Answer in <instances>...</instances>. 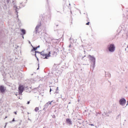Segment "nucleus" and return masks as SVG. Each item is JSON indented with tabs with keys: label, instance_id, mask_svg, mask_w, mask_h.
Returning <instances> with one entry per match:
<instances>
[{
	"label": "nucleus",
	"instance_id": "dca6fc26",
	"mask_svg": "<svg viewBox=\"0 0 128 128\" xmlns=\"http://www.w3.org/2000/svg\"><path fill=\"white\" fill-rule=\"evenodd\" d=\"M58 87L56 88V94H58Z\"/></svg>",
	"mask_w": 128,
	"mask_h": 128
},
{
	"label": "nucleus",
	"instance_id": "79ce46f5",
	"mask_svg": "<svg viewBox=\"0 0 128 128\" xmlns=\"http://www.w3.org/2000/svg\"><path fill=\"white\" fill-rule=\"evenodd\" d=\"M17 48H18V46H17Z\"/></svg>",
	"mask_w": 128,
	"mask_h": 128
},
{
	"label": "nucleus",
	"instance_id": "aec40b11",
	"mask_svg": "<svg viewBox=\"0 0 128 128\" xmlns=\"http://www.w3.org/2000/svg\"><path fill=\"white\" fill-rule=\"evenodd\" d=\"M89 126H94V124H89Z\"/></svg>",
	"mask_w": 128,
	"mask_h": 128
},
{
	"label": "nucleus",
	"instance_id": "f3484780",
	"mask_svg": "<svg viewBox=\"0 0 128 128\" xmlns=\"http://www.w3.org/2000/svg\"><path fill=\"white\" fill-rule=\"evenodd\" d=\"M25 90H28V86H26V87L25 88Z\"/></svg>",
	"mask_w": 128,
	"mask_h": 128
},
{
	"label": "nucleus",
	"instance_id": "a878e982",
	"mask_svg": "<svg viewBox=\"0 0 128 128\" xmlns=\"http://www.w3.org/2000/svg\"><path fill=\"white\" fill-rule=\"evenodd\" d=\"M52 88H50V92H52Z\"/></svg>",
	"mask_w": 128,
	"mask_h": 128
},
{
	"label": "nucleus",
	"instance_id": "393cba45",
	"mask_svg": "<svg viewBox=\"0 0 128 128\" xmlns=\"http://www.w3.org/2000/svg\"><path fill=\"white\" fill-rule=\"evenodd\" d=\"M4 8H6V5H4Z\"/></svg>",
	"mask_w": 128,
	"mask_h": 128
},
{
	"label": "nucleus",
	"instance_id": "0eeeda50",
	"mask_svg": "<svg viewBox=\"0 0 128 128\" xmlns=\"http://www.w3.org/2000/svg\"><path fill=\"white\" fill-rule=\"evenodd\" d=\"M44 58H48L50 56V52H49L48 54H41Z\"/></svg>",
	"mask_w": 128,
	"mask_h": 128
},
{
	"label": "nucleus",
	"instance_id": "4468645a",
	"mask_svg": "<svg viewBox=\"0 0 128 128\" xmlns=\"http://www.w3.org/2000/svg\"><path fill=\"white\" fill-rule=\"evenodd\" d=\"M18 22L19 26H22V22H20V19H18Z\"/></svg>",
	"mask_w": 128,
	"mask_h": 128
},
{
	"label": "nucleus",
	"instance_id": "a211bd4d",
	"mask_svg": "<svg viewBox=\"0 0 128 128\" xmlns=\"http://www.w3.org/2000/svg\"><path fill=\"white\" fill-rule=\"evenodd\" d=\"M15 120H14V118H13V120H12V122H10V124H12V122H14Z\"/></svg>",
	"mask_w": 128,
	"mask_h": 128
},
{
	"label": "nucleus",
	"instance_id": "e433bc0d",
	"mask_svg": "<svg viewBox=\"0 0 128 128\" xmlns=\"http://www.w3.org/2000/svg\"><path fill=\"white\" fill-rule=\"evenodd\" d=\"M29 44H30V42L29 41Z\"/></svg>",
	"mask_w": 128,
	"mask_h": 128
},
{
	"label": "nucleus",
	"instance_id": "2f4dec72",
	"mask_svg": "<svg viewBox=\"0 0 128 128\" xmlns=\"http://www.w3.org/2000/svg\"><path fill=\"white\" fill-rule=\"evenodd\" d=\"M6 123L5 126H4V128H6Z\"/></svg>",
	"mask_w": 128,
	"mask_h": 128
},
{
	"label": "nucleus",
	"instance_id": "c9c22d12",
	"mask_svg": "<svg viewBox=\"0 0 128 128\" xmlns=\"http://www.w3.org/2000/svg\"><path fill=\"white\" fill-rule=\"evenodd\" d=\"M18 98L20 100V97H18Z\"/></svg>",
	"mask_w": 128,
	"mask_h": 128
},
{
	"label": "nucleus",
	"instance_id": "c85d7f7f",
	"mask_svg": "<svg viewBox=\"0 0 128 128\" xmlns=\"http://www.w3.org/2000/svg\"><path fill=\"white\" fill-rule=\"evenodd\" d=\"M69 40H72V38L69 39Z\"/></svg>",
	"mask_w": 128,
	"mask_h": 128
},
{
	"label": "nucleus",
	"instance_id": "f03ea898",
	"mask_svg": "<svg viewBox=\"0 0 128 128\" xmlns=\"http://www.w3.org/2000/svg\"><path fill=\"white\" fill-rule=\"evenodd\" d=\"M88 58L92 62V68L94 70V68L96 67V58L94 56L88 55Z\"/></svg>",
	"mask_w": 128,
	"mask_h": 128
},
{
	"label": "nucleus",
	"instance_id": "423d86ee",
	"mask_svg": "<svg viewBox=\"0 0 128 128\" xmlns=\"http://www.w3.org/2000/svg\"><path fill=\"white\" fill-rule=\"evenodd\" d=\"M52 101L49 102L46 104L44 106V108H43V110H46L48 108L49 106H50L52 104Z\"/></svg>",
	"mask_w": 128,
	"mask_h": 128
},
{
	"label": "nucleus",
	"instance_id": "4c0bfd02",
	"mask_svg": "<svg viewBox=\"0 0 128 128\" xmlns=\"http://www.w3.org/2000/svg\"><path fill=\"white\" fill-rule=\"evenodd\" d=\"M34 74H32L31 76H33Z\"/></svg>",
	"mask_w": 128,
	"mask_h": 128
},
{
	"label": "nucleus",
	"instance_id": "58836bf2",
	"mask_svg": "<svg viewBox=\"0 0 128 128\" xmlns=\"http://www.w3.org/2000/svg\"><path fill=\"white\" fill-rule=\"evenodd\" d=\"M16 96H18V94H16Z\"/></svg>",
	"mask_w": 128,
	"mask_h": 128
},
{
	"label": "nucleus",
	"instance_id": "9b49d317",
	"mask_svg": "<svg viewBox=\"0 0 128 128\" xmlns=\"http://www.w3.org/2000/svg\"><path fill=\"white\" fill-rule=\"evenodd\" d=\"M40 24H38L36 26L35 28L36 32H38V28H40Z\"/></svg>",
	"mask_w": 128,
	"mask_h": 128
},
{
	"label": "nucleus",
	"instance_id": "ddd939ff",
	"mask_svg": "<svg viewBox=\"0 0 128 128\" xmlns=\"http://www.w3.org/2000/svg\"><path fill=\"white\" fill-rule=\"evenodd\" d=\"M40 108H38V107H36L34 109V111L37 112H38Z\"/></svg>",
	"mask_w": 128,
	"mask_h": 128
},
{
	"label": "nucleus",
	"instance_id": "6ab92c4d",
	"mask_svg": "<svg viewBox=\"0 0 128 128\" xmlns=\"http://www.w3.org/2000/svg\"><path fill=\"white\" fill-rule=\"evenodd\" d=\"M86 26H88L90 24V22H88L86 24Z\"/></svg>",
	"mask_w": 128,
	"mask_h": 128
},
{
	"label": "nucleus",
	"instance_id": "39448f33",
	"mask_svg": "<svg viewBox=\"0 0 128 128\" xmlns=\"http://www.w3.org/2000/svg\"><path fill=\"white\" fill-rule=\"evenodd\" d=\"M119 102L120 106H124L126 102V100L124 98H122L120 100Z\"/></svg>",
	"mask_w": 128,
	"mask_h": 128
},
{
	"label": "nucleus",
	"instance_id": "2eb2a0df",
	"mask_svg": "<svg viewBox=\"0 0 128 128\" xmlns=\"http://www.w3.org/2000/svg\"><path fill=\"white\" fill-rule=\"evenodd\" d=\"M43 51H42V52H40L38 51H35V54H42Z\"/></svg>",
	"mask_w": 128,
	"mask_h": 128
},
{
	"label": "nucleus",
	"instance_id": "473e14b6",
	"mask_svg": "<svg viewBox=\"0 0 128 128\" xmlns=\"http://www.w3.org/2000/svg\"><path fill=\"white\" fill-rule=\"evenodd\" d=\"M22 38H24V36H22Z\"/></svg>",
	"mask_w": 128,
	"mask_h": 128
},
{
	"label": "nucleus",
	"instance_id": "b1692460",
	"mask_svg": "<svg viewBox=\"0 0 128 128\" xmlns=\"http://www.w3.org/2000/svg\"><path fill=\"white\" fill-rule=\"evenodd\" d=\"M36 48H40V46H38L37 47H36Z\"/></svg>",
	"mask_w": 128,
	"mask_h": 128
},
{
	"label": "nucleus",
	"instance_id": "20e7f679",
	"mask_svg": "<svg viewBox=\"0 0 128 128\" xmlns=\"http://www.w3.org/2000/svg\"><path fill=\"white\" fill-rule=\"evenodd\" d=\"M18 90L19 94L22 96V92H24V87L22 85H20Z\"/></svg>",
	"mask_w": 128,
	"mask_h": 128
},
{
	"label": "nucleus",
	"instance_id": "37998d69",
	"mask_svg": "<svg viewBox=\"0 0 128 128\" xmlns=\"http://www.w3.org/2000/svg\"><path fill=\"white\" fill-rule=\"evenodd\" d=\"M128 104H126V106H128Z\"/></svg>",
	"mask_w": 128,
	"mask_h": 128
},
{
	"label": "nucleus",
	"instance_id": "f704fd0d",
	"mask_svg": "<svg viewBox=\"0 0 128 128\" xmlns=\"http://www.w3.org/2000/svg\"><path fill=\"white\" fill-rule=\"evenodd\" d=\"M70 12H71V14H72V10H70Z\"/></svg>",
	"mask_w": 128,
	"mask_h": 128
},
{
	"label": "nucleus",
	"instance_id": "7ed1b4c3",
	"mask_svg": "<svg viewBox=\"0 0 128 128\" xmlns=\"http://www.w3.org/2000/svg\"><path fill=\"white\" fill-rule=\"evenodd\" d=\"M108 50L110 52H114L116 50V46L114 44H110L108 46Z\"/></svg>",
	"mask_w": 128,
	"mask_h": 128
},
{
	"label": "nucleus",
	"instance_id": "ea45409f",
	"mask_svg": "<svg viewBox=\"0 0 128 128\" xmlns=\"http://www.w3.org/2000/svg\"><path fill=\"white\" fill-rule=\"evenodd\" d=\"M28 114H30V113L28 112Z\"/></svg>",
	"mask_w": 128,
	"mask_h": 128
},
{
	"label": "nucleus",
	"instance_id": "4be33fe9",
	"mask_svg": "<svg viewBox=\"0 0 128 128\" xmlns=\"http://www.w3.org/2000/svg\"><path fill=\"white\" fill-rule=\"evenodd\" d=\"M34 56H36V58H38V56H36V53H35Z\"/></svg>",
	"mask_w": 128,
	"mask_h": 128
},
{
	"label": "nucleus",
	"instance_id": "6e6552de",
	"mask_svg": "<svg viewBox=\"0 0 128 128\" xmlns=\"http://www.w3.org/2000/svg\"><path fill=\"white\" fill-rule=\"evenodd\" d=\"M6 87H4V86H0V92H1V94H4V92H6Z\"/></svg>",
	"mask_w": 128,
	"mask_h": 128
},
{
	"label": "nucleus",
	"instance_id": "c756f323",
	"mask_svg": "<svg viewBox=\"0 0 128 128\" xmlns=\"http://www.w3.org/2000/svg\"><path fill=\"white\" fill-rule=\"evenodd\" d=\"M36 58H37V60H38V57H36Z\"/></svg>",
	"mask_w": 128,
	"mask_h": 128
},
{
	"label": "nucleus",
	"instance_id": "cd10ccee",
	"mask_svg": "<svg viewBox=\"0 0 128 128\" xmlns=\"http://www.w3.org/2000/svg\"><path fill=\"white\" fill-rule=\"evenodd\" d=\"M40 56H42V54H42V53H40Z\"/></svg>",
	"mask_w": 128,
	"mask_h": 128
},
{
	"label": "nucleus",
	"instance_id": "412c9836",
	"mask_svg": "<svg viewBox=\"0 0 128 128\" xmlns=\"http://www.w3.org/2000/svg\"><path fill=\"white\" fill-rule=\"evenodd\" d=\"M30 101H28V102H27V104H30Z\"/></svg>",
	"mask_w": 128,
	"mask_h": 128
},
{
	"label": "nucleus",
	"instance_id": "72a5a7b5",
	"mask_svg": "<svg viewBox=\"0 0 128 128\" xmlns=\"http://www.w3.org/2000/svg\"><path fill=\"white\" fill-rule=\"evenodd\" d=\"M39 68H39V67H38V68H37V70H38Z\"/></svg>",
	"mask_w": 128,
	"mask_h": 128
},
{
	"label": "nucleus",
	"instance_id": "f8f14e48",
	"mask_svg": "<svg viewBox=\"0 0 128 128\" xmlns=\"http://www.w3.org/2000/svg\"><path fill=\"white\" fill-rule=\"evenodd\" d=\"M31 46H32V48H33V49L32 50V52H34V51L36 50H38V48L34 47V46H32V44H31Z\"/></svg>",
	"mask_w": 128,
	"mask_h": 128
},
{
	"label": "nucleus",
	"instance_id": "5701e85b",
	"mask_svg": "<svg viewBox=\"0 0 128 128\" xmlns=\"http://www.w3.org/2000/svg\"><path fill=\"white\" fill-rule=\"evenodd\" d=\"M28 2V0H26V2H24V4H26Z\"/></svg>",
	"mask_w": 128,
	"mask_h": 128
},
{
	"label": "nucleus",
	"instance_id": "f257e3e1",
	"mask_svg": "<svg viewBox=\"0 0 128 128\" xmlns=\"http://www.w3.org/2000/svg\"><path fill=\"white\" fill-rule=\"evenodd\" d=\"M14 0H12V4H14V8L15 10V12L17 16V18H18V10H20V7L18 8L16 6V3H14ZM6 2L8 4H10L12 2V1H10V0H6Z\"/></svg>",
	"mask_w": 128,
	"mask_h": 128
},
{
	"label": "nucleus",
	"instance_id": "1a4fd4ad",
	"mask_svg": "<svg viewBox=\"0 0 128 128\" xmlns=\"http://www.w3.org/2000/svg\"><path fill=\"white\" fill-rule=\"evenodd\" d=\"M66 122H67V124H69V126H72V120H70V118H66Z\"/></svg>",
	"mask_w": 128,
	"mask_h": 128
},
{
	"label": "nucleus",
	"instance_id": "a19ab883",
	"mask_svg": "<svg viewBox=\"0 0 128 128\" xmlns=\"http://www.w3.org/2000/svg\"><path fill=\"white\" fill-rule=\"evenodd\" d=\"M69 6H70V4H69Z\"/></svg>",
	"mask_w": 128,
	"mask_h": 128
},
{
	"label": "nucleus",
	"instance_id": "9d476101",
	"mask_svg": "<svg viewBox=\"0 0 128 128\" xmlns=\"http://www.w3.org/2000/svg\"><path fill=\"white\" fill-rule=\"evenodd\" d=\"M21 32L22 34H21L22 36H24L26 34V30L24 29H20Z\"/></svg>",
	"mask_w": 128,
	"mask_h": 128
},
{
	"label": "nucleus",
	"instance_id": "7c9ffc66",
	"mask_svg": "<svg viewBox=\"0 0 128 128\" xmlns=\"http://www.w3.org/2000/svg\"><path fill=\"white\" fill-rule=\"evenodd\" d=\"M70 46H72V45H71V44H70V45L69 46V48H70Z\"/></svg>",
	"mask_w": 128,
	"mask_h": 128
},
{
	"label": "nucleus",
	"instance_id": "bb28decb",
	"mask_svg": "<svg viewBox=\"0 0 128 128\" xmlns=\"http://www.w3.org/2000/svg\"><path fill=\"white\" fill-rule=\"evenodd\" d=\"M14 114H16V112H14Z\"/></svg>",
	"mask_w": 128,
	"mask_h": 128
}]
</instances>
